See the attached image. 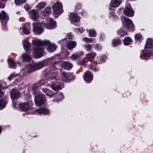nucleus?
Listing matches in <instances>:
<instances>
[{"label": "nucleus", "mask_w": 153, "mask_h": 153, "mask_svg": "<svg viewBox=\"0 0 153 153\" xmlns=\"http://www.w3.org/2000/svg\"><path fill=\"white\" fill-rule=\"evenodd\" d=\"M46 5V3L44 2H40L36 6V9L39 11L41 10L42 9L45 7Z\"/></svg>", "instance_id": "bb28decb"}, {"label": "nucleus", "mask_w": 153, "mask_h": 153, "mask_svg": "<svg viewBox=\"0 0 153 153\" xmlns=\"http://www.w3.org/2000/svg\"><path fill=\"white\" fill-rule=\"evenodd\" d=\"M83 54V53L82 52H81L78 54H73L70 57V58L72 60H75L77 59L78 58L81 56Z\"/></svg>", "instance_id": "c85d7f7f"}, {"label": "nucleus", "mask_w": 153, "mask_h": 153, "mask_svg": "<svg viewBox=\"0 0 153 153\" xmlns=\"http://www.w3.org/2000/svg\"><path fill=\"white\" fill-rule=\"evenodd\" d=\"M122 10V9L121 8H120L119 10V12H120L121 11V10Z\"/></svg>", "instance_id": "864d4df0"}, {"label": "nucleus", "mask_w": 153, "mask_h": 153, "mask_svg": "<svg viewBox=\"0 0 153 153\" xmlns=\"http://www.w3.org/2000/svg\"><path fill=\"white\" fill-rule=\"evenodd\" d=\"M89 35L90 37H94L96 35V33L93 29L89 30Z\"/></svg>", "instance_id": "72a5a7b5"}, {"label": "nucleus", "mask_w": 153, "mask_h": 153, "mask_svg": "<svg viewBox=\"0 0 153 153\" xmlns=\"http://www.w3.org/2000/svg\"><path fill=\"white\" fill-rule=\"evenodd\" d=\"M53 10L55 14H61L63 12L61 3L59 2H57L53 6Z\"/></svg>", "instance_id": "0eeeda50"}, {"label": "nucleus", "mask_w": 153, "mask_h": 153, "mask_svg": "<svg viewBox=\"0 0 153 153\" xmlns=\"http://www.w3.org/2000/svg\"><path fill=\"white\" fill-rule=\"evenodd\" d=\"M152 54V53L150 51H148L146 50L143 51L141 55V56H143L144 59H148Z\"/></svg>", "instance_id": "aec40b11"}, {"label": "nucleus", "mask_w": 153, "mask_h": 153, "mask_svg": "<svg viewBox=\"0 0 153 153\" xmlns=\"http://www.w3.org/2000/svg\"><path fill=\"white\" fill-rule=\"evenodd\" d=\"M62 66L64 69L68 70L72 67L73 65L70 62H65L62 64Z\"/></svg>", "instance_id": "412c9836"}, {"label": "nucleus", "mask_w": 153, "mask_h": 153, "mask_svg": "<svg viewBox=\"0 0 153 153\" xmlns=\"http://www.w3.org/2000/svg\"><path fill=\"white\" fill-rule=\"evenodd\" d=\"M16 76L14 74H11L10 76H9L8 79L9 80H11V79H12L13 78L15 77Z\"/></svg>", "instance_id": "de8ad7c7"}, {"label": "nucleus", "mask_w": 153, "mask_h": 153, "mask_svg": "<svg viewBox=\"0 0 153 153\" xmlns=\"http://www.w3.org/2000/svg\"><path fill=\"white\" fill-rule=\"evenodd\" d=\"M22 58L24 61L28 62L31 60V57L30 55L26 53H24L22 55Z\"/></svg>", "instance_id": "c756f323"}, {"label": "nucleus", "mask_w": 153, "mask_h": 153, "mask_svg": "<svg viewBox=\"0 0 153 153\" xmlns=\"http://www.w3.org/2000/svg\"><path fill=\"white\" fill-rule=\"evenodd\" d=\"M59 63V62H55L54 63L52 64V67L53 68H54V69H53V70H55V69H56V65H57V64H58Z\"/></svg>", "instance_id": "c03bdc74"}, {"label": "nucleus", "mask_w": 153, "mask_h": 153, "mask_svg": "<svg viewBox=\"0 0 153 153\" xmlns=\"http://www.w3.org/2000/svg\"><path fill=\"white\" fill-rule=\"evenodd\" d=\"M13 108L17 109L18 107L23 111H26L28 110L30 108V105L28 103L25 102L21 104L15 103L13 105Z\"/></svg>", "instance_id": "20e7f679"}, {"label": "nucleus", "mask_w": 153, "mask_h": 153, "mask_svg": "<svg viewBox=\"0 0 153 153\" xmlns=\"http://www.w3.org/2000/svg\"><path fill=\"white\" fill-rule=\"evenodd\" d=\"M56 48L54 44L53 43L49 45H48L47 51L49 52H52L55 50Z\"/></svg>", "instance_id": "cd10ccee"}, {"label": "nucleus", "mask_w": 153, "mask_h": 153, "mask_svg": "<svg viewBox=\"0 0 153 153\" xmlns=\"http://www.w3.org/2000/svg\"><path fill=\"white\" fill-rule=\"evenodd\" d=\"M16 4H22L26 2V0H15Z\"/></svg>", "instance_id": "ea45409f"}, {"label": "nucleus", "mask_w": 153, "mask_h": 153, "mask_svg": "<svg viewBox=\"0 0 153 153\" xmlns=\"http://www.w3.org/2000/svg\"><path fill=\"white\" fill-rule=\"evenodd\" d=\"M51 86L53 90L58 91L62 88L64 87V85L62 84L61 83L59 85V83L56 82L51 84Z\"/></svg>", "instance_id": "4468645a"}, {"label": "nucleus", "mask_w": 153, "mask_h": 153, "mask_svg": "<svg viewBox=\"0 0 153 153\" xmlns=\"http://www.w3.org/2000/svg\"><path fill=\"white\" fill-rule=\"evenodd\" d=\"M24 48L26 51H28L29 50V48L30 46V43L27 41L23 40V41Z\"/></svg>", "instance_id": "2f4dec72"}, {"label": "nucleus", "mask_w": 153, "mask_h": 153, "mask_svg": "<svg viewBox=\"0 0 153 153\" xmlns=\"http://www.w3.org/2000/svg\"><path fill=\"white\" fill-rule=\"evenodd\" d=\"M75 31L77 33H81L82 32V29H80L79 28H77V29H75Z\"/></svg>", "instance_id": "a18cd8bd"}, {"label": "nucleus", "mask_w": 153, "mask_h": 153, "mask_svg": "<svg viewBox=\"0 0 153 153\" xmlns=\"http://www.w3.org/2000/svg\"><path fill=\"white\" fill-rule=\"evenodd\" d=\"M94 48L95 49L100 50L101 49V47L99 44H95L94 45Z\"/></svg>", "instance_id": "37998d69"}, {"label": "nucleus", "mask_w": 153, "mask_h": 153, "mask_svg": "<svg viewBox=\"0 0 153 153\" xmlns=\"http://www.w3.org/2000/svg\"><path fill=\"white\" fill-rule=\"evenodd\" d=\"M135 39L139 41L143 39V37L141 35L137 34L135 35Z\"/></svg>", "instance_id": "4c0bfd02"}, {"label": "nucleus", "mask_w": 153, "mask_h": 153, "mask_svg": "<svg viewBox=\"0 0 153 153\" xmlns=\"http://www.w3.org/2000/svg\"><path fill=\"white\" fill-rule=\"evenodd\" d=\"M63 41V40H60L59 42L60 43L61 45H62L63 44V43H62Z\"/></svg>", "instance_id": "3c124183"}, {"label": "nucleus", "mask_w": 153, "mask_h": 153, "mask_svg": "<svg viewBox=\"0 0 153 153\" xmlns=\"http://www.w3.org/2000/svg\"><path fill=\"white\" fill-rule=\"evenodd\" d=\"M82 40L86 43H88L92 42L94 41V39L92 38H90L85 37L83 38Z\"/></svg>", "instance_id": "f704fd0d"}, {"label": "nucleus", "mask_w": 153, "mask_h": 153, "mask_svg": "<svg viewBox=\"0 0 153 153\" xmlns=\"http://www.w3.org/2000/svg\"><path fill=\"white\" fill-rule=\"evenodd\" d=\"M10 96L12 100L17 99L21 96L20 93L16 89H13L10 92Z\"/></svg>", "instance_id": "9d476101"}, {"label": "nucleus", "mask_w": 153, "mask_h": 153, "mask_svg": "<svg viewBox=\"0 0 153 153\" xmlns=\"http://www.w3.org/2000/svg\"><path fill=\"white\" fill-rule=\"evenodd\" d=\"M42 90L47 96H49L50 97H51L54 95L53 92L47 89L43 88L42 89Z\"/></svg>", "instance_id": "5701e85b"}, {"label": "nucleus", "mask_w": 153, "mask_h": 153, "mask_svg": "<svg viewBox=\"0 0 153 153\" xmlns=\"http://www.w3.org/2000/svg\"><path fill=\"white\" fill-rule=\"evenodd\" d=\"M38 86L37 85H35L33 86V89L34 90L36 89L37 88Z\"/></svg>", "instance_id": "8fccbe9b"}, {"label": "nucleus", "mask_w": 153, "mask_h": 153, "mask_svg": "<svg viewBox=\"0 0 153 153\" xmlns=\"http://www.w3.org/2000/svg\"><path fill=\"white\" fill-rule=\"evenodd\" d=\"M7 0H0V1H5Z\"/></svg>", "instance_id": "5fc2aeb1"}, {"label": "nucleus", "mask_w": 153, "mask_h": 153, "mask_svg": "<svg viewBox=\"0 0 153 153\" xmlns=\"http://www.w3.org/2000/svg\"><path fill=\"white\" fill-rule=\"evenodd\" d=\"M22 29L24 33L25 34H28L30 33L29 29L26 28L25 26L23 27Z\"/></svg>", "instance_id": "79ce46f5"}, {"label": "nucleus", "mask_w": 153, "mask_h": 153, "mask_svg": "<svg viewBox=\"0 0 153 153\" xmlns=\"http://www.w3.org/2000/svg\"><path fill=\"white\" fill-rule=\"evenodd\" d=\"M92 45L91 44L85 45L84 48L87 51H90L92 47Z\"/></svg>", "instance_id": "58836bf2"}, {"label": "nucleus", "mask_w": 153, "mask_h": 153, "mask_svg": "<svg viewBox=\"0 0 153 153\" xmlns=\"http://www.w3.org/2000/svg\"><path fill=\"white\" fill-rule=\"evenodd\" d=\"M121 42V41L118 39H114L113 40V44L115 46L118 45Z\"/></svg>", "instance_id": "a19ab883"}, {"label": "nucleus", "mask_w": 153, "mask_h": 153, "mask_svg": "<svg viewBox=\"0 0 153 153\" xmlns=\"http://www.w3.org/2000/svg\"><path fill=\"white\" fill-rule=\"evenodd\" d=\"M33 45L36 46L37 47L34 51V54L35 58H39L43 56L44 52L43 48L40 46L44 45H49L50 42L48 40H44L42 41L40 40L36 39L33 40Z\"/></svg>", "instance_id": "f257e3e1"}, {"label": "nucleus", "mask_w": 153, "mask_h": 153, "mask_svg": "<svg viewBox=\"0 0 153 153\" xmlns=\"http://www.w3.org/2000/svg\"><path fill=\"white\" fill-rule=\"evenodd\" d=\"M29 15L33 20L39 18V15L38 12L35 10H33L29 12Z\"/></svg>", "instance_id": "2eb2a0df"}, {"label": "nucleus", "mask_w": 153, "mask_h": 153, "mask_svg": "<svg viewBox=\"0 0 153 153\" xmlns=\"http://www.w3.org/2000/svg\"><path fill=\"white\" fill-rule=\"evenodd\" d=\"M84 79L86 82H90L93 79V75L89 72L86 71L85 73Z\"/></svg>", "instance_id": "ddd939ff"}, {"label": "nucleus", "mask_w": 153, "mask_h": 153, "mask_svg": "<svg viewBox=\"0 0 153 153\" xmlns=\"http://www.w3.org/2000/svg\"><path fill=\"white\" fill-rule=\"evenodd\" d=\"M44 66L42 62H40L36 63H33L29 64L27 67V68L31 71H34L35 69H40Z\"/></svg>", "instance_id": "6e6552de"}, {"label": "nucleus", "mask_w": 153, "mask_h": 153, "mask_svg": "<svg viewBox=\"0 0 153 153\" xmlns=\"http://www.w3.org/2000/svg\"><path fill=\"white\" fill-rule=\"evenodd\" d=\"M43 25L39 22H34L33 23V30L35 34H40L43 32Z\"/></svg>", "instance_id": "f03ea898"}, {"label": "nucleus", "mask_w": 153, "mask_h": 153, "mask_svg": "<svg viewBox=\"0 0 153 153\" xmlns=\"http://www.w3.org/2000/svg\"><path fill=\"white\" fill-rule=\"evenodd\" d=\"M64 40H65V41H66V39H64Z\"/></svg>", "instance_id": "13d9d810"}, {"label": "nucleus", "mask_w": 153, "mask_h": 153, "mask_svg": "<svg viewBox=\"0 0 153 153\" xmlns=\"http://www.w3.org/2000/svg\"><path fill=\"white\" fill-rule=\"evenodd\" d=\"M8 63L10 68H15L16 67V64L14 60L12 59H8Z\"/></svg>", "instance_id": "7c9ffc66"}, {"label": "nucleus", "mask_w": 153, "mask_h": 153, "mask_svg": "<svg viewBox=\"0 0 153 153\" xmlns=\"http://www.w3.org/2000/svg\"><path fill=\"white\" fill-rule=\"evenodd\" d=\"M51 8L49 7H47L42 11V14L43 16H46L50 14L51 13Z\"/></svg>", "instance_id": "393cba45"}, {"label": "nucleus", "mask_w": 153, "mask_h": 153, "mask_svg": "<svg viewBox=\"0 0 153 153\" xmlns=\"http://www.w3.org/2000/svg\"><path fill=\"white\" fill-rule=\"evenodd\" d=\"M42 81H41V82H40V83H42Z\"/></svg>", "instance_id": "052dcab7"}, {"label": "nucleus", "mask_w": 153, "mask_h": 153, "mask_svg": "<svg viewBox=\"0 0 153 153\" xmlns=\"http://www.w3.org/2000/svg\"><path fill=\"white\" fill-rule=\"evenodd\" d=\"M124 13L128 16H133L134 15V11L131 7H127L124 10Z\"/></svg>", "instance_id": "f3484780"}, {"label": "nucleus", "mask_w": 153, "mask_h": 153, "mask_svg": "<svg viewBox=\"0 0 153 153\" xmlns=\"http://www.w3.org/2000/svg\"><path fill=\"white\" fill-rule=\"evenodd\" d=\"M76 43L75 42L71 41L69 42L67 45V47L69 50H71L75 48L76 46Z\"/></svg>", "instance_id": "4be33fe9"}, {"label": "nucleus", "mask_w": 153, "mask_h": 153, "mask_svg": "<svg viewBox=\"0 0 153 153\" xmlns=\"http://www.w3.org/2000/svg\"><path fill=\"white\" fill-rule=\"evenodd\" d=\"M131 41V39L130 37H126L123 40L124 44L126 45H129L130 44Z\"/></svg>", "instance_id": "473e14b6"}, {"label": "nucleus", "mask_w": 153, "mask_h": 153, "mask_svg": "<svg viewBox=\"0 0 153 153\" xmlns=\"http://www.w3.org/2000/svg\"><path fill=\"white\" fill-rule=\"evenodd\" d=\"M0 19L2 23H4V22L5 23L9 19L8 15L4 11H2L0 13Z\"/></svg>", "instance_id": "f8f14e48"}, {"label": "nucleus", "mask_w": 153, "mask_h": 153, "mask_svg": "<svg viewBox=\"0 0 153 153\" xmlns=\"http://www.w3.org/2000/svg\"><path fill=\"white\" fill-rule=\"evenodd\" d=\"M121 20L123 22L125 25L129 29H133L134 25L131 20L123 16L121 17Z\"/></svg>", "instance_id": "423d86ee"}, {"label": "nucleus", "mask_w": 153, "mask_h": 153, "mask_svg": "<svg viewBox=\"0 0 153 153\" xmlns=\"http://www.w3.org/2000/svg\"><path fill=\"white\" fill-rule=\"evenodd\" d=\"M100 40H102V38H101L100 39Z\"/></svg>", "instance_id": "bf43d9fd"}, {"label": "nucleus", "mask_w": 153, "mask_h": 153, "mask_svg": "<svg viewBox=\"0 0 153 153\" xmlns=\"http://www.w3.org/2000/svg\"><path fill=\"white\" fill-rule=\"evenodd\" d=\"M43 73L45 75H48V77L51 79H55L56 76V73L53 70H52L51 68H49L45 70L44 71Z\"/></svg>", "instance_id": "1a4fd4ad"}, {"label": "nucleus", "mask_w": 153, "mask_h": 153, "mask_svg": "<svg viewBox=\"0 0 153 153\" xmlns=\"http://www.w3.org/2000/svg\"><path fill=\"white\" fill-rule=\"evenodd\" d=\"M118 33L121 36H123L127 34V33L122 29H120L118 31Z\"/></svg>", "instance_id": "c9c22d12"}, {"label": "nucleus", "mask_w": 153, "mask_h": 153, "mask_svg": "<svg viewBox=\"0 0 153 153\" xmlns=\"http://www.w3.org/2000/svg\"><path fill=\"white\" fill-rule=\"evenodd\" d=\"M61 96H62V98H63V94H61Z\"/></svg>", "instance_id": "6e6d98bb"}, {"label": "nucleus", "mask_w": 153, "mask_h": 153, "mask_svg": "<svg viewBox=\"0 0 153 153\" xmlns=\"http://www.w3.org/2000/svg\"><path fill=\"white\" fill-rule=\"evenodd\" d=\"M2 88V87L1 84H0V97H1L4 95V93L3 91H1Z\"/></svg>", "instance_id": "49530a36"}, {"label": "nucleus", "mask_w": 153, "mask_h": 153, "mask_svg": "<svg viewBox=\"0 0 153 153\" xmlns=\"http://www.w3.org/2000/svg\"><path fill=\"white\" fill-rule=\"evenodd\" d=\"M96 53L94 52H92L87 55V59L90 62L92 61L96 56Z\"/></svg>", "instance_id": "a878e982"}, {"label": "nucleus", "mask_w": 153, "mask_h": 153, "mask_svg": "<svg viewBox=\"0 0 153 153\" xmlns=\"http://www.w3.org/2000/svg\"><path fill=\"white\" fill-rule=\"evenodd\" d=\"M91 70L93 71L96 72L98 70V69H97L96 68H91Z\"/></svg>", "instance_id": "09e8293b"}, {"label": "nucleus", "mask_w": 153, "mask_h": 153, "mask_svg": "<svg viewBox=\"0 0 153 153\" xmlns=\"http://www.w3.org/2000/svg\"><path fill=\"white\" fill-rule=\"evenodd\" d=\"M6 105V103L4 100L0 101V109H1L5 107Z\"/></svg>", "instance_id": "e433bc0d"}, {"label": "nucleus", "mask_w": 153, "mask_h": 153, "mask_svg": "<svg viewBox=\"0 0 153 153\" xmlns=\"http://www.w3.org/2000/svg\"><path fill=\"white\" fill-rule=\"evenodd\" d=\"M47 23L45 24L46 28L48 29H52L56 27L55 21L51 18H48L46 19Z\"/></svg>", "instance_id": "39448f33"}, {"label": "nucleus", "mask_w": 153, "mask_h": 153, "mask_svg": "<svg viewBox=\"0 0 153 153\" xmlns=\"http://www.w3.org/2000/svg\"><path fill=\"white\" fill-rule=\"evenodd\" d=\"M34 101L37 105H41L45 102V95L42 93L39 94L35 97Z\"/></svg>", "instance_id": "7ed1b4c3"}, {"label": "nucleus", "mask_w": 153, "mask_h": 153, "mask_svg": "<svg viewBox=\"0 0 153 153\" xmlns=\"http://www.w3.org/2000/svg\"><path fill=\"white\" fill-rule=\"evenodd\" d=\"M100 37H102V35H100Z\"/></svg>", "instance_id": "4d7b16f0"}, {"label": "nucleus", "mask_w": 153, "mask_h": 153, "mask_svg": "<svg viewBox=\"0 0 153 153\" xmlns=\"http://www.w3.org/2000/svg\"><path fill=\"white\" fill-rule=\"evenodd\" d=\"M121 3V0H111L110 5L112 7H116L118 6Z\"/></svg>", "instance_id": "a211bd4d"}, {"label": "nucleus", "mask_w": 153, "mask_h": 153, "mask_svg": "<svg viewBox=\"0 0 153 153\" xmlns=\"http://www.w3.org/2000/svg\"><path fill=\"white\" fill-rule=\"evenodd\" d=\"M2 130L1 127L0 126V133L1 132Z\"/></svg>", "instance_id": "603ef678"}, {"label": "nucleus", "mask_w": 153, "mask_h": 153, "mask_svg": "<svg viewBox=\"0 0 153 153\" xmlns=\"http://www.w3.org/2000/svg\"><path fill=\"white\" fill-rule=\"evenodd\" d=\"M70 19L71 21L75 22H79L80 20L79 16L78 14L73 13L71 14Z\"/></svg>", "instance_id": "dca6fc26"}, {"label": "nucleus", "mask_w": 153, "mask_h": 153, "mask_svg": "<svg viewBox=\"0 0 153 153\" xmlns=\"http://www.w3.org/2000/svg\"><path fill=\"white\" fill-rule=\"evenodd\" d=\"M153 47V40L152 39L148 38L145 45V48H151Z\"/></svg>", "instance_id": "6ab92c4d"}, {"label": "nucleus", "mask_w": 153, "mask_h": 153, "mask_svg": "<svg viewBox=\"0 0 153 153\" xmlns=\"http://www.w3.org/2000/svg\"><path fill=\"white\" fill-rule=\"evenodd\" d=\"M62 76L63 80L66 82H68L74 79L72 78L73 77L72 74L70 73L63 72L62 74Z\"/></svg>", "instance_id": "9b49d317"}, {"label": "nucleus", "mask_w": 153, "mask_h": 153, "mask_svg": "<svg viewBox=\"0 0 153 153\" xmlns=\"http://www.w3.org/2000/svg\"><path fill=\"white\" fill-rule=\"evenodd\" d=\"M37 113L39 114H46L48 113L49 111L48 109L45 108H42L36 110Z\"/></svg>", "instance_id": "b1692460"}]
</instances>
